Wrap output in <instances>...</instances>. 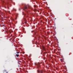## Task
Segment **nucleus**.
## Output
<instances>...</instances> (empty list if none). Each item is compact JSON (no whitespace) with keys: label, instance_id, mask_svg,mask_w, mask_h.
<instances>
[{"label":"nucleus","instance_id":"1","mask_svg":"<svg viewBox=\"0 0 73 73\" xmlns=\"http://www.w3.org/2000/svg\"><path fill=\"white\" fill-rule=\"evenodd\" d=\"M28 8H29V5H26L24 7V8L23 9V10H25V9H28Z\"/></svg>","mask_w":73,"mask_h":73},{"label":"nucleus","instance_id":"2","mask_svg":"<svg viewBox=\"0 0 73 73\" xmlns=\"http://www.w3.org/2000/svg\"><path fill=\"white\" fill-rule=\"evenodd\" d=\"M40 63H38L36 64L37 68H38L40 66Z\"/></svg>","mask_w":73,"mask_h":73},{"label":"nucleus","instance_id":"3","mask_svg":"<svg viewBox=\"0 0 73 73\" xmlns=\"http://www.w3.org/2000/svg\"><path fill=\"white\" fill-rule=\"evenodd\" d=\"M37 72L38 73H43V71L42 70H40L39 71V70H38Z\"/></svg>","mask_w":73,"mask_h":73},{"label":"nucleus","instance_id":"4","mask_svg":"<svg viewBox=\"0 0 73 73\" xmlns=\"http://www.w3.org/2000/svg\"><path fill=\"white\" fill-rule=\"evenodd\" d=\"M12 11H16V9L13 8V9L12 10Z\"/></svg>","mask_w":73,"mask_h":73},{"label":"nucleus","instance_id":"5","mask_svg":"<svg viewBox=\"0 0 73 73\" xmlns=\"http://www.w3.org/2000/svg\"><path fill=\"white\" fill-rule=\"evenodd\" d=\"M34 8H35V10H36V9H35V8H36V7H37V6H35V5H34Z\"/></svg>","mask_w":73,"mask_h":73},{"label":"nucleus","instance_id":"6","mask_svg":"<svg viewBox=\"0 0 73 73\" xmlns=\"http://www.w3.org/2000/svg\"><path fill=\"white\" fill-rule=\"evenodd\" d=\"M16 56L17 57H19V54H16Z\"/></svg>","mask_w":73,"mask_h":73},{"label":"nucleus","instance_id":"7","mask_svg":"<svg viewBox=\"0 0 73 73\" xmlns=\"http://www.w3.org/2000/svg\"><path fill=\"white\" fill-rule=\"evenodd\" d=\"M43 49H44V50L45 49V48L44 47H43Z\"/></svg>","mask_w":73,"mask_h":73},{"label":"nucleus","instance_id":"8","mask_svg":"<svg viewBox=\"0 0 73 73\" xmlns=\"http://www.w3.org/2000/svg\"><path fill=\"white\" fill-rule=\"evenodd\" d=\"M16 53H17V54H18V53H19V52H17V51Z\"/></svg>","mask_w":73,"mask_h":73},{"label":"nucleus","instance_id":"9","mask_svg":"<svg viewBox=\"0 0 73 73\" xmlns=\"http://www.w3.org/2000/svg\"><path fill=\"white\" fill-rule=\"evenodd\" d=\"M7 12H8V13H9L10 12V11H7Z\"/></svg>","mask_w":73,"mask_h":73},{"label":"nucleus","instance_id":"10","mask_svg":"<svg viewBox=\"0 0 73 73\" xmlns=\"http://www.w3.org/2000/svg\"><path fill=\"white\" fill-rule=\"evenodd\" d=\"M23 54H24V53H25V52H23Z\"/></svg>","mask_w":73,"mask_h":73},{"label":"nucleus","instance_id":"11","mask_svg":"<svg viewBox=\"0 0 73 73\" xmlns=\"http://www.w3.org/2000/svg\"><path fill=\"white\" fill-rule=\"evenodd\" d=\"M25 15H26V14H25Z\"/></svg>","mask_w":73,"mask_h":73},{"label":"nucleus","instance_id":"12","mask_svg":"<svg viewBox=\"0 0 73 73\" xmlns=\"http://www.w3.org/2000/svg\"><path fill=\"white\" fill-rule=\"evenodd\" d=\"M61 60H62V59H61Z\"/></svg>","mask_w":73,"mask_h":73},{"label":"nucleus","instance_id":"13","mask_svg":"<svg viewBox=\"0 0 73 73\" xmlns=\"http://www.w3.org/2000/svg\"><path fill=\"white\" fill-rule=\"evenodd\" d=\"M3 26H4V25H3Z\"/></svg>","mask_w":73,"mask_h":73}]
</instances>
